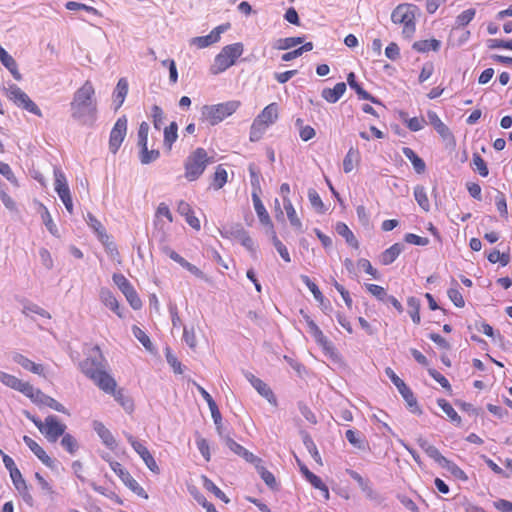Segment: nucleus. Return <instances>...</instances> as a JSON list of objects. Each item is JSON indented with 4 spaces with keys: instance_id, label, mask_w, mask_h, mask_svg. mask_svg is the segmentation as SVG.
Wrapping results in <instances>:
<instances>
[{
    "instance_id": "obj_9",
    "label": "nucleus",
    "mask_w": 512,
    "mask_h": 512,
    "mask_svg": "<svg viewBox=\"0 0 512 512\" xmlns=\"http://www.w3.org/2000/svg\"><path fill=\"white\" fill-rule=\"evenodd\" d=\"M112 279L124 294L131 307L135 310L140 309L142 307V301L127 278L123 274L115 273Z\"/></svg>"
},
{
    "instance_id": "obj_10",
    "label": "nucleus",
    "mask_w": 512,
    "mask_h": 512,
    "mask_svg": "<svg viewBox=\"0 0 512 512\" xmlns=\"http://www.w3.org/2000/svg\"><path fill=\"white\" fill-rule=\"evenodd\" d=\"M54 176H55V191L57 192L58 196L62 200L65 208L67 211L72 214L73 213V202L72 197L70 193V189L67 184L66 177L64 173L58 169H54Z\"/></svg>"
},
{
    "instance_id": "obj_1",
    "label": "nucleus",
    "mask_w": 512,
    "mask_h": 512,
    "mask_svg": "<svg viewBox=\"0 0 512 512\" xmlns=\"http://www.w3.org/2000/svg\"><path fill=\"white\" fill-rule=\"evenodd\" d=\"M71 117L81 125L92 127L97 120L98 106L95 89L87 80L78 88L70 102Z\"/></svg>"
},
{
    "instance_id": "obj_21",
    "label": "nucleus",
    "mask_w": 512,
    "mask_h": 512,
    "mask_svg": "<svg viewBox=\"0 0 512 512\" xmlns=\"http://www.w3.org/2000/svg\"><path fill=\"white\" fill-rule=\"evenodd\" d=\"M23 441L44 465L49 468L54 467V461L36 441L26 435L23 437Z\"/></svg>"
},
{
    "instance_id": "obj_7",
    "label": "nucleus",
    "mask_w": 512,
    "mask_h": 512,
    "mask_svg": "<svg viewBox=\"0 0 512 512\" xmlns=\"http://www.w3.org/2000/svg\"><path fill=\"white\" fill-rule=\"evenodd\" d=\"M7 97L19 108H22L38 117H42L39 107L29 98V96L16 84H11L6 89Z\"/></svg>"
},
{
    "instance_id": "obj_24",
    "label": "nucleus",
    "mask_w": 512,
    "mask_h": 512,
    "mask_svg": "<svg viewBox=\"0 0 512 512\" xmlns=\"http://www.w3.org/2000/svg\"><path fill=\"white\" fill-rule=\"evenodd\" d=\"M35 403H41L45 406H48L55 411L66 413L65 407L56 401L54 398L44 394L41 390L34 388V397L31 398Z\"/></svg>"
},
{
    "instance_id": "obj_55",
    "label": "nucleus",
    "mask_w": 512,
    "mask_h": 512,
    "mask_svg": "<svg viewBox=\"0 0 512 512\" xmlns=\"http://www.w3.org/2000/svg\"><path fill=\"white\" fill-rule=\"evenodd\" d=\"M409 314L415 324L420 323V300L416 297H409L407 300Z\"/></svg>"
},
{
    "instance_id": "obj_19",
    "label": "nucleus",
    "mask_w": 512,
    "mask_h": 512,
    "mask_svg": "<svg viewBox=\"0 0 512 512\" xmlns=\"http://www.w3.org/2000/svg\"><path fill=\"white\" fill-rule=\"evenodd\" d=\"M222 439L224 440L225 444L232 452H234L236 455L244 458L247 462H249V463H261L262 462V460L259 457L255 456L253 453L248 451L242 445L238 444L229 435H226Z\"/></svg>"
},
{
    "instance_id": "obj_27",
    "label": "nucleus",
    "mask_w": 512,
    "mask_h": 512,
    "mask_svg": "<svg viewBox=\"0 0 512 512\" xmlns=\"http://www.w3.org/2000/svg\"><path fill=\"white\" fill-rule=\"evenodd\" d=\"M177 211L179 214L185 217L186 222L195 230H200V221L194 215V212L189 203L184 200L179 201L177 205Z\"/></svg>"
},
{
    "instance_id": "obj_3",
    "label": "nucleus",
    "mask_w": 512,
    "mask_h": 512,
    "mask_svg": "<svg viewBox=\"0 0 512 512\" xmlns=\"http://www.w3.org/2000/svg\"><path fill=\"white\" fill-rule=\"evenodd\" d=\"M416 6L412 4H399L391 13V20L394 24H402V34L406 38H411L416 30L415 10Z\"/></svg>"
},
{
    "instance_id": "obj_26",
    "label": "nucleus",
    "mask_w": 512,
    "mask_h": 512,
    "mask_svg": "<svg viewBox=\"0 0 512 512\" xmlns=\"http://www.w3.org/2000/svg\"><path fill=\"white\" fill-rule=\"evenodd\" d=\"M129 89L128 81L126 78H120L113 91L114 110L117 111L124 103Z\"/></svg>"
},
{
    "instance_id": "obj_29",
    "label": "nucleus",
    "mask_w": 512,
    "mask_h": 512,
    "mask_svg": "<svg viewBox=\"0 0 512 512\" xmlns=\"http://www.w3.org/2000/svg\"><path fill=\"white\" fill-rule=\"evenodd\" d=\"M308 327H309L310 333L314 337L315 341L326 352H332L334 350L332 343L327 339V337L323 334V332L320 330V328L314 321H309Z\"/></svg>"
},
{
    "instance_id": "obj_12",
    "label": "nucleus",
    "mask_w": 512,
    "mask_h": 512,
    "mask_svg": "<svg viewBox=\"0 0 512 512\" xmlns=\"http://www.w3.org/2000/svg\"><path fill=\"white\" fill-rule=\"evenodd\" d=\"M346 473L357 482L361 491L365 494L366 498L378 504L382 503L383 497L373 489L371 481L368 478L362 477L357 471L346 469Z\"/></svg>"
},
{
    "instance_id": "obj_50",
    "label": "nucleus",
    "mask_w": 512,
    "mask_h": 512,
    "mask_svg": "<svg viewBox=\"0 0 512 512\" xmlns=\"http://www.w3.org/2000/svg\"><path fill=\"white\" fill-rule=\"evenodd\" d=\"M414 197L417 201L418 205L425 211L428 212L430 210V203L427 197V193L423 186H416L414 188Z\"/></svg>"
},
{
    "instance_id": "obj_8",
    "label": "nucleus",
    "mask_w": 512,
    "mask_h": 512,
    "mask_svg": "<svg viewBox=\"0 0 512 512\" xmlns=\"http://www.w3.org/2000/svg\"><path fill=\"white\" fill-rule=\"evenodd\" d=\"M386 375L390 378L392 383L397 387L399 393L407 403L408 408L412 413L422 414V410L418 405L417 399L412 390L399 378L391 368H386Z\"/></svg>"
},
{
    "instance_id": "obj_61",
    "label": "nucleus",
    "mask_w": 512,
    "mask_h": 512,
    "mask_svg": "<svg viewBox=\"0 0 512 512\" xmlns=\"http://www.w3.org/2000/svg\"><path fill=\"white\" fill-rule=\"evenodd\" d=\"M495 203L501 217L508 218L507 202L504 193L496 190Z\"/></svg>"
},
{
    "instance_id": "obj_37",
    "label": "nucleus",
    "mask_w": 512,
    "mask_h": 512,
    "mask_svg": "<svg viewBox=\"0 0 512 512\" xmlns=\"http://www.w3.org/2000/svg\"><path fill=\"white\" fill-rule=\"evenodd\" d=\"M336 232L345 238L346 242L353 248L358 249L359 248V242L354 236L353 232L349 229V227L343 223L338 222L335 226Z\"/></svg>"
},
{
    "instance_id": "obj_64",
    "label": "nucleus",
    "mask_w": 512,
    "mask_h": 512,
    "mask_svg": "<svg viewBox=\"0 0 512 512\" xmlns=\"http://www.w3.org/2000/svg\"><path fill=\"white\" fill-rule=\"evenodd\" d=\"M133 335L135 338L138 339V341L148 350H152V342L150 341V338L148 335L138 326L134 325L132 328Z\"/></svg>"
},
{
    "instance_id": "obj_22",
    "label": "nucleus",
    "mask_w": 512,
    "mask_h": 512,
    "mask_svg": "<svg viewBox=\"0 0 512 512\" xmlns=\"http://www.w3.org/2000/svg\"><path fill=\"white\" fill-rule=\"evenodd\" d=\"M427 118L429 123L434 127L436 132L444 139L453 138V135L448 126L442 122L435 111L429 110L427 112Z\"/></svg>"
},
{
    "instance_id": "obj_31",
    "label": "nucleus",
    "mask_w": 512,
    "mask_h": 512,
    "mask_svg": "<svg viewBox=\"0 0 512 512\" xmlns=\"http://www.w3.org/2000/svg\"><path fill=\"white\" fill-rule=\"evenodd\" d=\"M346 83L339 82L333 88H324L321 96L329 103H336L345 93Z\"/></svg>"
},
{
    "instance_id": "obj_16",
    "label": "nucleus",
    "mask_w": 512,
    "mask_h": 512,
    "mask_svg": "<svg viewBox=\"0 0 512 512\" xmlns=\"http://www.w3.org/2000/svg\"><path fill=\"white\" fill-rule=\"evenodd\" d=\"M127 440L135 450V452L142 458L146 466L153 473L158 474L160 472L159 466L157 465L154 457L149 450L132 435H127Z\"/></svg>"
},
{
    "instance_id": "obj_34",
    "label": "nucleus",
    "mask_w": 512,
    "mask_h": 512,
    "mask_svg": "<svg viewBox=\"0 0 512 512\" xmlns=\"http://www.w3.org/2000/svg\"><path fill=\"white\" fill-rule=\"evenodd\" d=\"M404 245L401 243H395L385 251L381 253L380 262L383 265H390L393 263L400 253L403 251Z\"/></svg>"
},
{
    "instance_id": "obj_13",
    "label": "nucleus",
    "mask_w": 512,
    "mask_h": 512,
    "mask_svg": "<svg viewBox=\"0 0 512 512\" xmlns=\"http://www.w3.org/2000/svg\"><path fill=\"white\" fill-rule=\"evenodd\" d=\"M127 132V119L125 116L118 118L110 132L109 149L113 154L119 150Z\"/></svg>"
},
{
    "instance_id": "obj_40",
    "label": "nucleus",
    "mask_w": 512,
    "mask_h": 512,
    "mask_svg": "<svg viewBox=\"0 0 512 512\" xmlns=\"http://www.w3.org/2000/svg\"><path fill=\"white\" fill-rule=\"evenodd\" d=\"M360 161V153L357 148L351 147L344 160H343V170L345 173H350L353 171L356 164H358Z\"/></svg>"
},
{
    "instance_id": "obj_60",
    "label": "nucleus",
    "mask_w": 512,
    "mask_h": 512,
    "mask_svg": "<svg viewBox=\"0 0 512 512\" xmlns=\"http://www.w3.org/2000/svg\"><path fill=\"white\" fill-rule=\"evenodd\" d=\"M442 468L448 470L455 478H457L459 480H462V481L468 480V476L466 475V473L459 466H457L454 462H452L448 459L443 464Z\"/></svg>"
},
{
    "instance_id": "obj_52",
    "label": "nucleus",
    "mask_w": 512,
    "mask_h": 512,
    "mask_svg": "<svg viewBox=\"0 0 512 512\" xmlns=\"http://www.w3.org/2000/svg\"><path fill=\"white\" fill-rule=\"evenodd\" d=\"M203 486L206 490L212 492L215 497L219 498L220 500L224 501L225 503H228L230 500L225 495V493L219 489L212 480H210L206 476H202Z\"/></svg>"
},
{
    "instance_id": "obj_30",
    "label": "nucleus",
    "mask_w": 512,
    "mask_h": 512,
    "mask_svg": "<svg viewBox=\"0 0 512 512\" xmlns=\"http://www.w3.org/2000/svg\"><path fill=\"white\" fill-rule=\"evenodd\" d=\"M0 61L10 71L15 80H22L15 59L0 45Z\"/></svg>"
},
{
    "instance_id": "obj_39",
    "label": "nucleus",
    "mask_w": 512,
    "mask_h": 512,
    "mask_svg": "<svg viewBox=\"0 0 512 512\" xmlns=\"http://www.w3.org/2000/svg\"><path fill=\"white\" fill-rule=\"evenodd\" d=\"M301 473L304 475L306 480L316 489L325 488V484L320 477L312 473L305 464H303L298 458H296Z\"/></svg>"
},
{
    "instance_id": "obj_33",
    "label": "nucleus",
    "mask_w": 512,
    "mask_h": 512,
    "mask_svg": "<svg viewBox=\"0 0 512 512\" xmlns=\"http://www.w3.org/2000/svg\"><path fill=\"white\" fill-rule=\"evenodd\" d=\"M255 119L270 126L278 119V105L276 103L267 105Z\"/></svg>"
},
{
    "instance_id": "obj_35",
    "label": "nucleus",
    "mask_w": 512,
    "mask_h": 512,
    "mask_svg": "<svg viewBox=\"0 0 512 512\" xmlns=\"http://www.w3.org/2000/svg\"><path fill=\"white\" fill-rule=\"evenodd\" d=\"M100 300L101 302L115 312L119 317H121V313L119 311V303L114 294L108 288H101L100 290Z\"/></svg>"
},
{
    "instance_id": "obj_4",
    "label": "nucleus",
    "mask_w": 512,
    "mask_h": 512,
    "mask_svg": "<svg viewBox=\"0 0 512 512\" xmlns=\"http://www.w3.org/2000/svg\"><path fill=\"white\" fill-rule=\"evenodd\" d=\"M239 101H228L216 105H205L202 107V117L214 126L232 115L239 108Z\"/></svg>"
},
{
    "instance_id": "obj_57",
    "label": "nucleus",
    "mask_w": 512,
    "mask_h": 512,
    "mask_svg": "<svg viewBox=\"0 0 512 512\" xmlns=\"http://www.w3.org/2000/svg\"><path fill=\"white\" fill-rule=\"evenodd\" d=\"M227 171L219 165L214 173L212 186L215 190L221 189L227 183Z\"/></svg>"
},
{
    "instance_id": "obj_49",
    "label": "nucleus",
    "mask_w": 512,
    "mask_h": 512,
    "mask_svg": "<svg viewBox=\"0 0 512 512\" xmlns=\"http://www.w3.org/2000/svg\"><path fill=\"white\" fill-rule=\"evenodd\" d=\"M268 127L269 126L267 124H263L260 120L254 119L250 127V141H259Z\"/></svg>"
},
{
    "instance_id": "obj_58",
    "label": "nucleus",
    "mask_w": 512,
    "mask_h": 512,
    "mask_svg": "<svg viewBox=\"0 0 512 512\" xmlns=\"http://www.w3.org/2000/svg\"><path fill=\"white\" fill-rule=\"evenodd\" d=\"M61 445L70 454L76 453L79 448L77 440L69 433H64L62 435Z\"/></svg>"
},
{
    "instance_id": "obj_15",
    "label": "nucleus",
    "mask_w": 512,
    "mask_h": 512,
    "mask_svg": "<svg viewBox=\"0 0 512 512\" xmlns=\"http://www.w3.org/2000/svg\"><path fill=\"white\" fill-rule=\"evenodd\" d=\"M0 381L4 385L23 393L29 398L34 397V387L29 382H23L14 375L2 371H0Z\"/></svg>"
},
{
    "instance_id": "obj_32",
    "label": "nucleus",
    "mask_w": 512,
    "mask_h": 512,
    "mask_svg": "<svg viewBox=\"0 0 512 512\" xmlns=\"http://www.w3.org/2000/svg\"><path fill=\"white\" fill-rule=\"evenodd\" d=\"M13 360L17 364H19L21 367H23L24 369H26L28 371H31L34 374L42 375L44 372L43 365L34 363L33 361H31L30 359H28L27 357H25L22 354L16 353L13 356Z\"/></svg>"
},
{
    "instance_id": "obj_44",
    "label": "nucleus",
    "mask_w": 512,
    "mask_h": 512,
    "mask_svg": "<svg viewBox=\"0 0 512 512\" xmlns=\"http://www.w3.org/2000/svg\"><path fill=\"white\" fill-rule=\"evenodd\" d=\"M437 404L453 423L457 426L461 425V417L447 400L442 398L438 399Z\"/></svg>"
},
{
    "instance_id": "obj_42",
    "label": "nucleus",
    "mask_w": 512,
    "mask_h": 512,
    "mask_svg": "<svg viewBox=\"0 0 512 512\" xmlns=\"http://www.w3.org/2000/svg\"><path fill=\"white\" fill-rule=\"evenodd\" d=\"M283 205H284V209L286 210L287 217L290 221V224L293 227H295L297 230H301L302 222L298 218L296 211L291 203V200L286 196L283 197Z\"/></svg>"
},
{
    "instance_id": "obj_25",
    "label": "nucleus",
    "mask_w": 512,
    "mask_h": 512,
    "mask_svg": "<svg viewBox=\"0 0 512 512\" xmlns=\"http://www.w3.org/2000/svg\"><path fill=\"white\" fill-rule=\"evenodd\" d=\"M347 83L350 86V88L356 92L359 99L368 100L374 104H381V102L376 97H374L373 95H371L362 88V86L356 81V76L353 72H350L347 75Z\"/></svg>"
},
{
    "instance_id": "obj_62",
    "label": "nucleus",
    "mask_w": 512,
    "mask_h": 512,
    "mask_svg": "<svg viewBox=\"0 0 512 512\" xmlns=\"http://www.w3.org/2000/svg\"><path fill=\"white\" fill-rule=\"evenodd\" d=\"M41 207H42L41 219H42L44 225L46 226L47 230L52 235H57L58 229H57L55 223L53 222L52 217H51L48 209L45 206H43V205H41Z\"/></svg>"
},
{
    "instance_id": "obj_20",
    "label": "nucleus",
    "mask_w": 512,
    "mask_h": 512,
    "mask_svg": "<svg viewBox=\"0 0 512 512\" xmlns=\"http://www.w3.org/2000/svg\"><path fill=\"white\" fill-rule=\"evenodd\" d=\"M11 480L13 482V485L15 486V489L19 492L21 495L23 501L30 507L34 505V499L32 495L29 492L28 485L25 481V479L22 477L21 472H14L13 476H10Z\"/></svg>"
},
{
    "instance_id": "obj_53",
    "label": "nucleus",
    "mask_w": 512,
    "mask_h": 512,
    "mask_svg": "<svg viewBox=\"0 0 512 512\" xmlns=\"http://www.w3.org/2000/svg\"><path fill=\"white\" fill-rule=\"evenodd\" d=\"M270 235L272 243L276 250L278 251V253L280 254V256L282 257V259L287 263L291 262V258L286 246L278 239L274 229L270 231Z\"/></svg>"
},
{
    "instance_id": "obj_14",
    "label": "nucleus",
    "mask_w": 512,
    "mask_h": 512,
    "mask_svg": "<svg viewBox=\"0 0 512 512\" xmlns=\"http://www.w3.org/2000/svg\"><path fill=\"white\" fill-rule=\"evenodd\" d=\"M66 425L61 423L54 415L45 418L43 432L49 442H56L60 436L65 433Z\"/></svg>"
},
{
    "instance_id": "obj_54",
    "label": "nucleus",
    "mask_w": 512,
    "mask_h": 512,
    "mask_svg": "<svg viewBox=\"0 0 512 512\" xmlns=\"http://www.w3.org/2000/svg\"><path fill=\"white\" fill-rule=\"evenodd\" d=\"M111 394H113L115 400L117 402H119V404L127 411V412H132L133 411V401L131 400L130 397L126 396L125 393H124V390L123 389H119V390H114V392H112Z\"/></svg>"
},
{
    "instance_id": "obj_6",
    "label": "nucleus",
    "mask_w": 512,
    "mask_h": 512,
    "mask_svg": "<svg viewBox=\"0 0 512 512\" xmlns=\"http://www.w3.org/2000/svg\"><path fill=\"white\" fill-rule=\"evenodd\" d=\"M243 50V44L240 42L223 47L221 52L215 57L214 66L216 70H214L213 73L217 74L223 72L234 65L237 58L242 55Z\"/></svg>"
},
{
    "instance_id": "obj_28",
    "label": "nucleus",
    "mask_w": 512,
    "mask_h": 512,
    "mask_svg": "<svg viewBox=\"0 0 512 512\" xmlns=\"http://www.w3.org/2000/svg\"><path fill=\"white\" fill-rule=\"evenodd\" d=\"M93 429L97 435L101 438L102 442L111 450H114L117 446L116 440L112 433L105 427L100 421L93 422Z\"/></svg>"
},
{
    "instance_id": "obj_5",
    "label": "nucleus",
    "mask_w": 512,
    "mask_h": 512,
    "mask_svg": "<svg viewBox=\"0 0 512 512\" xmlns=\"http://www.w3.org/2000/svg\"><path fill=\"white\" fill-rule=\"evenodd\" d=\"M210 158L204 148H197L185 162V177L188 181H195L205 171Z\"/></svg>"
},
{
    "instance_id": "obj_47",
    "label": "nucleus",
    "mask_w": 512,
    "mask_h": 512,
    "mask_svg": "<svg viewBox=\"0 0 512 512\" xmlns=\"http://www.w3.org/2000/svg\"><path fill=\"white\" fill-rule=\"evenodd\" d=\"M255 465V468L259 475L261 476L262 480L265 482V484L271 488L275 489L277 487V482L274 477V475L268 471L261 463H253Z\"/></svg>"
},
{
    "instance_id": "obj_43",
    "label": "nucleus",
    "mask_w": 512,
    "mask_h": 512,
    "mask_svg": "<svg viewBox=\"0 0 512 512\" xmlns=\"http://www.w3.org/2000/svg\"><path fill=\"white\" fill-rule=\"evenodd\" d=\"M248 232L243 228L241 224H234L224 228L221 231V235L227 238H234L241 241Z\"/></svg>"
},
{
    "instance_id": "obj_38",
    "label": "nucleus",
    "mask_w": 512,
    "mask_h": 512,
    "mask_svg": "<svg viewBox=\"0 0 512 512\" xmlns=\"http://www.w3.org/2000/svg\"><path fill=\"white\" fill-rule=\"evenodd\" d=\"M87 224L97 233L99 240L105 243V240H109V236L106 229L101 222L92 214L88 213L86 218Z\"/></svg>"
},
{
    "instance_id": "obj_48",
    "label": "nucleus",
    "mask_w": 512,
    "mask_h": 512,
    "mask_svg": "<svg viewBox=\"0 0 512 512\" xmlns=\"http://www.w3.org/2000/svg\"><path fill=\"white\" fill-rule=\"evenodd\" d=\"M304 42V37H287L280 38L275 42L274 48L278 50H288L298 44Z\"/></svg>"
},
{
    "instance_id": "obj_46",
    "label": "nucleus",
    "mask_w": 512,
    "mask_h": 512,
    "mask_svg": "<svg viewBox=\"0 0 512 512\" xmlns=\"http://www.w3.org/2000/svg\"><path fill=\"white\" fill-rule=\"evenodd\" d=\"M400 117L406 123L407 127L413 132L421 130L427 123L423 117L408 118V114L403 111L400 112Z\"/></svg>"
},
{
    "instance_id": "obj_59",
    "label": "nucleus",
    "mask_w": 512,
    "mask_h": 512,
    "mask_svg": "<svg viewBox=\"0 0 512 512\" xmlns=\"http://www.w3.org/2000/svg\"><path fill=\"white\" fill-rule=\"evenodd\" d=\"M302 282L308 287V289L313 294L314 298L320 303L323 304L324 302V296L322 292L319 290L318 286L311 281V279L307 275H301L300 276Z\"/></svg>"
},
{
    "instance_id": "obj_51",
    "label": "nucleus",
    "mask_w": 512,
    "mask_h": 512,
    "mask_svg": "<svg viewBox=\"0 0 512 512\" xmlns=\"http://www.w3.org/2000/svg\"><path fill=\"white\" fill-rule=\"evenodd\" d=\"M302 438L305 447L307 448L308 452L311 454L313 459L317 463L322 464L321 456L311 436L308 433L304 432L302 433Z\"/></svg>"
},
{
    "instance_id": "obj_17",
    "label": "nucleus",
    "mask_w": 512,
    "mask_h": 512,
    "mask_svg": "<svg viewBox=\"0 0 512 512\" xmlns=\"http://www.w3.org/2000/svg\"><path fill=\"white\" fill-rule=\"evenodd\" d=\"M245 378L251 383V385L256 389V391L266 398L269 403L273 405H277V399L273 393V391L270 389V387L261 379L257 378L250 372L244 373Z\"/></svg>"
},
{
    "instance_id": "obj_56",
    "label": "nucleus",
    "mask_w": 512,
    "mask_h": 512,
    "mask_svg": "<svg viewBox=\"0 0 512 512\" xmlns=\"http://www.w3.org/2000/svg\"><path fill=\"white\" fill-rule=\"evenodd\" d=\"M160 157V152L157 149L148 150V147L140 149L139 159L144 165L156 161Z\"/></svg>"
},
{
    "instance_id": "obj_18",
    "label": "nucleus",
    "mask_w": 512,
    "mask_h": 512,
    "mask_svg": "<svg viewBox=\"0 0 512 512\" xmlns=\"http://www.w3.org/2000/svg\"><path fill=\"white\" fill-rule=\"evenodd\" d=\"M228 27H229V24L217 26L206 36H198V37L192 38L191 43L196 45L198 48L208 47V46L218 42L220 39L221 33H223Z\"/></svg>"
},
{
    "instance_id": "obj_2",
    "label": "nucleus",
    "mask_w": 512,
    "mask_h": 512,
    "mask_svg": "<svg viewBox=\"0 0 512 512\" xmlns=\"http://www.w3.org/2000/svg\"><path fill=\"white\" fill-rule=\"evenodd\" d=\"M105 358L98 345L93 346L86 359L80 362L81 372L91 379L105 393L111 394L116 389L115 379L105 370Z\"/></svg>"
},
{
    "instance_id": "obj_11",
    "label": "nucleus",
    "mask_w": 512,
    "mask_h": 512,
    "mask_svg": "<svg viewBox=\"0 0 512 512\" xmlns=\"http://www.w3.org/2000/svg\"><path fill=\"white\" fill-rule=\"evenodd\" d=\"M110 467L131 491H133L140 497H143L145 499L148 498V495L145 492V490L138 484V482L119 462L111 461Z\"/></svg>"
},
{
    "instance_id": "obj_45",
    "label": "nucleus",
    "mask_w": 512,
    "mask_h": 512,
    "mask_svg": "<svg viewBox=\"0 0 512 512\" xmlns=\"http://www.w3.org/2000/svg\"><path fill=\"white\" fill-rule=\"evenodd\" d=\"M178 137V125L176 122H171L169 126L164 129V145L171 150L173 143Z\"/></svg>"
},
{
    "instance_id": "obj_23",
    "label": "nucleus",
    "mask_w": 512,
    "mask_h": 512,
    "mask_svg": "<svg viewBox=\"0 0 512 512\" xmlns=\"http://www.w3.org/2000/svg\"><path fill=\"white\" fill-rule=\"evenodd\" d=\"M252 200L259 221L261 224L269 227V232L272 231L274 229L273 223L256 191L252 192Z\"/></svg>"
},
{
    "instance_id": "obj_36",
    "label": "nucleus",
    "mask_w": 512,
    "mask_h": 512,
    "mask_svg": "<svg viewBox=\"0 0 512 512\" xmlns=\"http://www.w3.org/2000/svg\"><path fill=\"white\" fill-rule=\"evenodd\" d=\"M402 153L405 155L406 158H408L412 165H413V168L414 170L418 173V174H422L425 172L426 170V164L424 162V160L422 158H420L415 152L413 149L409 148V147H403L402 148Z\"/></svg>"
},
{
    "instance_id": "obj_63",
    "label": "nucleus",
    "mask_w": 512,
    "mask_h": 512,
    "mask_svg": "<svg viewBox=\"0 0 512 512\" xmlns=\"http://www.w3.org/2000/svg\"><path fill=\"white\" fill-rule=\"evenodd\" d=\"M475 14L476 10L474 8L463 11L456 17V28L468 25L474 18Z\"/></svg>"
},
{
    "instance_id": "obj_41",
    "label": "nucleus",
    "mask_w": 512,
    "mask_h": 512,
    "mask_svg": "<svg viewBox=\"0 0 512 512\" xmlns=\"http://www.w3.org/2000/svg\"><path fill=\"white\" fill-rule=\"evenodd\" d=\"M441 42L437 39L419 40L413 43L412 48L420 53H425L430 50L438 51L440 49Z\"/></svg>"
}]
</instances>
